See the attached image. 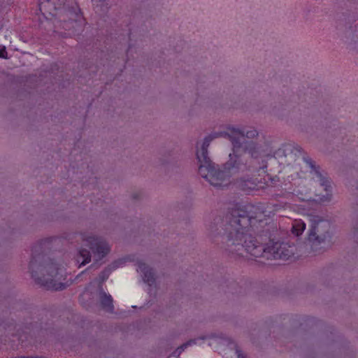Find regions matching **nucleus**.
I'll use <instances>...</instances> for the list:
<instances>
[{
	"instance_id": "nucleus-9",
	"label": "nucleus",
	"mask_w": 358,
	"mask_h": 358,
	"mask_svg": "<svg viewBox=\"0 0 358 358\" xmlns=\"http://www.w3.org/2000/svg\"><path fill=\"white\" fill-rule=\"evenodd\" d=\"M90 261H91L90 251L87 249H84V248L80 249L79 250L78 256L77 258V262L78 263L80 262V267L81 266H85V264H88Z\"/></svg>"
},
{
	"instance_id": "nucleus-15",
	"label": "nucleus",
	"mask_w": 358,
	"mask_h": 358,
	"mask_svg": "<svg viewBox=\"0 0 358 358\" xmlns=\"http://www.w3.org/2000/svg\"><path fill=\"white\" fill-rule=\"evenodd\" d=\"M43 7H44V3H43V2H41V3H39V9H40V10H41V12H42V11H43Z\"/></svg>"
},
{
	"instance_id": "nucleus-16",
	"label": "nucleus",
	"mask_w": 358,
	"mask_h": 358,
	"mask_svg": "<svg viewBox=\"0 0 358 358\" xmlns=\"http://www.w3.org/2000/svg\"><path fill=\"white\" fill-rule=\"evenodd\" d=\"M283 203H284V204H287V203H289V202H287V201H285V202H283Z\"/></svg>"
},
{
	"instance_id": "nucleus-4",
	"label": "nucleus",
	"mask_w": 358,
	"mask_h": 358,
	"mask_svg": "<svg viewBox=\"0 0 358 358\" xmlns=\"http://www.w3.org/2000/svg\"><path fill=\"white\" fill-rule=\"evenodd\" d=\"M50 241V238L41 240L33 246L29 267L31 278L36 284L46 289L62 290L66 285L57 282L63 276L62 269L55 262H52L48 266H43L40 262L43 259L46 245H49Z\"/></svg>"
},
{
	"instance_id": "nucleus-8",
	"label": "nucleus",
	"mask_w": 358,
	"mask_h": 358,
	"mask_svg": "<svg viewBox=\"0 0 358 358\" xmlns=\"http://www.w3.org/2000/svg\"><path fill=\"white\" fill-rule=\"evenodd\" d=\"M100 303L101 307L108 312H113V298L110 294H106L105 292L101 294Z\"/></svg>"
},
{
	"instance_id": "nucleus-2",
	"label": "nucleus",
	"mask_w": 358,
	"mask_h": 358,
	"mask_svg": "<svg viewBox=\"0 0 358 358\" xmlns=\"http://www.w3.org/2000/svg\"><path fill=\"white\" fill-rule=\"evenodd\" d=\"M293 147L290 144L282 145L273 155H265L264 150H259L258 157H264L262 165L257 169L258 175L260 173H266L277 172L278 175L271 177L268 173L264 178V182L257 178H241L236 181V186L242 191L250 193L252 190L266 189L268 193L275 199L283 198L289 201H314L319 203L330 201L331 199V186L330 180L320 171L319 167L315 166L313 161L310 158H303L304 162L310 169V173L314 180L320 182L324 191V194H315L313 198L310 189L306 187L307 180L299 176L291 174L285 180L281 176L282 172L290 169L289 166L295 161V156L292 153Z\"/></svg>"
},
{
	"instance_id": "nucleus-5",
	"label": "nucleus",
	"mask_w": 358,
	"mask_h": 358,
	"mask_svg": "<svg viewBox=\"0 0 358 358\" xmlns=\"http://www.w3.org/2000/svg\"><path fill=\"white\" fill-rule=\"evenodd\" d=\"M311 227L308 234V241L313 243L312 247L315 245V243H325V241L327 238H331L329 230L325 231L323 234L317 235V233L320 231L319 228L322 227L324 228H327L328 229L330 227V223L329 221L323 220L319 219L317 217H313L311 220Z\"/></svg>"
},
{
	"instance_id": "nucleus-3",
	"label": "nucleus",
	"mask_w": 358,
	"mask_h": 358,
	"mask_svg": "<svg viewBox=\"0 0 358 358\" xmlns=\"http://www.w3.org/2000/svg\"><path fill=\"white\" fill-rule=\"evenodd\" d=\"M233 145V152L229 154L230 159L223 169H217L208 157V148L211 141L219 136L218 134L206 136L201 149L196 151V158L199 162V173L209 183L215 187H226L230 183L231 176L239 171L247 169L246 164L242 162L243 157L248 153L254 159L258 158L259 148L250 139L258 135L256 129L241 130L234 127L228 128L227 133Z\"/></svg>"
},
{
	"instance_id": "nucleus-6",
	"label": "nucleus",
	"mask_w": 358,
	"mask_h": 358,
	"mask_svg": "<svg viewBox=\"0 0 358 358\" xmlns=\"http://www.w3.org/2000/svg\"><path fill=\"white\" fill-rule=\"evenodd\" d=\"M83 240L86 242V245L90 247L94 253L96 261L103 258L110 250V248L107 242L101 237L94 236H89L84 237Z\"/></svg>"
},
{
	"instance_id": "nucleus-7",
	"label": "nucleus",
	"mask_w": 358,
	"mask_h": 358,
	"mask_svg": "<svg viewBox=\"0 0 358 358\" xmlns=\"http://www.w3.org/2000/svg\"><path fill=\"white\" fill-rule=\"evenodd\" d=\"M137 271L141 273L143 281L148 285L152 286L155 282V273L151 268H150L145 263L139 262L138 263Z\"/></svg>"
},
{
	"instance_id": "nucleus-17",
	"label": "nucleus",
	"mask_w": 358,
	"mask_h": 358,
	"mask_svg": "<svg viewBox=\"0 0 358 358\" xmlns=\"http://www.w3.org/2000/svg\"><path fill=\"white\" fill-rule=\"evenodd\" d=\"M92 1H94V0H92ZM103 1V0H99V1Z\"/></svg>"
},
{
	"instance_id": "nucleus-11",
	"label": "nucleus",
	"mask_w": 358,
	"mask_h": 358,
	"mask_svg": "<svg viewBox=\"0 0 358 358\" xmlns=\"http://www.w3.org/2000/svg\"><path fill=\"white\" fill-rule=\"evenodd\" d=\"M71 22L70 24H75L76 26H80V27L84 24L85 20L83 17L80 9L79 8H76L74 13V18H71Z\"/></svg>"
},
{
	"instance_id": "nucleus-14",
	"label": "nucleus",
	"mask_w": 358,
	"mask_h": 358,
	"mask_svg": "<svg viewBox=\"0 0 358 358\" xmlns=\"http://www.w3.org/2000/svg\"><path fill=\"white\" fill-rule=\"evenodd\" d=\"M238 358H245L243 354H242L240 351L237 350Z\"/></svg>"
},
{
	"instance_id": "nucleus-12",
	"label": "nucleus",
	"mask_w": 358,
	"mask_h": 358,
	"mask_svg": "<svg viewBox=\"0 0 358 358\" xmlns=\"http://www.w3.org/2000/svg\"><path fill=\"white\" fill-rule=\"evenodd\" d=\"M195 343H196L195 340H190V341H187V343L182 344L180 347H178V349L176 350V351L174 352V354L178 353V355H179L188 346H190V345H192L193 344H195Z\"/></svg>"
},
{
	"instance_id": "nucleus-1",
	"label": "nucleus",
	"mask_w": 358,
	"mask_h": 358,
	"mask_svg": "<svg viewBox=\"0 0 358 358\" xmlns=\"http://www.w3.org/2000/svg\"><path fill=\"white\" fill-rule=\"evenodd\" d=\"M282 204L266 203H236L226 215L227 241L235 247V253L242 251L254 257L287 260L294 255V247L284 242H274L271 230L274 224L271 217L282 208Z\"/></svg>"
},
{
	"instance_id": "nucleus-13",
	"label": "nucleus",
	"mask_w": 358,
	"mask_h": 358,
	"mask_svg": "<svg viewBox=\"0 0 358 358\" xmlns=\"http://www.w3.org/2000/svg\"><path fill=\"white\" fill-rule=\"evenodd\" d=\"M7 52L6 50V47L3 45H0V57L1 58H6Z\"/></svg>"
},
{
	"instance_id": "nucleus-18",
	"label": "nucleus",
	"mask_w": 358,
	"mask_h": 358,
	"mask_svg": "<svg viewBox=\"0 0 358 358\" xmlns=\"http://www.w3.org/2000/svg\"><path fill=\"white\" fill-rule=\"evenodd\" d=\"M34 358H42V357H34Z\"/></svg>"
},
{
	"instance_id": "nucleus-10",
	"label": "nucleus",
	"mask_w": 358,
	"mask_h": 358,
	"mask_svg": "<svg viewBox=\"0 0 358 358\" xmlns=\"http://www.w3.org/2000/svg\"><path fill=\"white\" fill-rule=\"evenodd\" d=\"M306 229V224L302 220H296L292 224V234L296 236H299L303 234Z\"/></svg>"
}]
</instances>
